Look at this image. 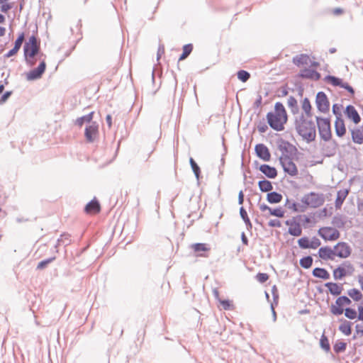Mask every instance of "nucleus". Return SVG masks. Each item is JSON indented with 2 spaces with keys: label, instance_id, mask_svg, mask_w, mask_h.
Instances as JSON below:
<instances>
[{
  "label": "nucleus",
  "instance_id": "c85d7f7f",
  "mask_svg": "<svg viewBox=\"0 0 363 363\" xmlns=\"http://www.w3.org/2000/svg\"><path fill=\"white\" fill-rule=\"evenodd\" d=\"M352 140L357 144L363 143V130L361 129H356L352 131Z\"/></svg>",
  "mask_w": 363,
  "mask_h": 363
},
{
  "label": "nucleus",
  "instance_id": "473e14b6",
  "mask_svg": "<svg viewBox=\"0 0 363 363\" xmlns=\"http://www.w3.org/2000/svg\"><path fill=\"white\" fill-rule=\"evenodd\" d=\"M346 347H347V343L342 340H337L333 345L334 352L336 353L345 352L346 350Z\"/></svg>",
  "mask_w": 363,
  "mask_h": 363
},
{
  "label": "nucleus",
  "instance_id": "5701e85b",
  "mask_svg": "<svg viewBox=\"0 0 363 363\" xmlns=\"http://www.w3.org/2000/svg\"><path fill=\"white\" fill-rule=\"evenodd\" d=\"M259 170L267 177L274 179L277 176V169L268 164H262L259 167Z\"/></svg>",
  "mask_w": 363,
  "mask_h": 363
},
{
  "label": "nucleus",
  "instance_id": "20e7f679",
  "mask_svg": "<svg viewBox=\"0 0 363 363\" xmlns=\"http://www.w3.org/2000/svg\"><path fill=\"white\" fill-rule=\"evenodd\" d=\"M318 234L325 240L333 242L340 238V233L338 230L330 226L320 228Z\"/></svg>",
  "mask_w": 363,
  "mask_h": 363
},
{
  "label": "nucleus",
  "instance_id": "0eeeda50",
  "mask_svg": "<svg viewBox=\"0 0 363 363\" xmlns=\"http://www.w3.org/2000/svg\"><path fill=\"white\" fill-rule=\"evenodd\" d=\"M350 303L351 301L349 298L345 296H340L336 299L335 304L331 306L330 311L333 315H341L345 311L344 308Z\"/></svg>",
  "mask_w": 363,
  "mask_h": 363
},
{
  "label": "nucleus",
  "instance_id": "69168bd1",
  "mask_svg": "<svg viewBox=\"0 0 363 363\" xmlns=\"http://www.w3.org/2000/svg\"><path fill=\"white\" fill-rule=\"evenodd\" d=\"M5 21V17L0 13V23H3Z\"/></svg>",
  "mask_w": 363,
  "mask_h": 363
},
{
  "label": "nucleus",
  "instance_id": "680f3d73",
  "mask_svg": "<svg viewBox=\"0 0 363 363\" xmlns=\"http://www.w3.org/2000/svg\"><path fill=\"white\" fill-rule=\"evenodd\" d=\"M6 33V28L0 26V37L4 36Z\"/></svg>",
  "mask_w": 363,
  "mask_h": 363
},
{
  "label": "nucleus",
  "instance_id": "603ef678",
  "mask_svg": "<svg viewBox=\"0 0 363 363\" xmlns=\"http://www.w3.org/2000/svg\"><path fill=\"white\" fill-rule=\"evenodd\" d=\"M342 87L347 89L352 94H354V89L347 83H344Z\"/></svg>",
  "mask_w": 363,
  "mask_h": 363
},
{
  "label": "nucleus",
  "instance_id": "c03bdc74",
  "mask_svg": "<svg viewBox=\"0 0 363 363\" xmlns=\"http://www.w3.org/2000/svg\"><path fill=\"white\" fill-rule=\"evenodd\" d=\"M24 38H25V35L23 33H21L18 35V37L17 38V39L15 41V45H14V48L16 49H17L18 50H20L21 45H22V43L24 40Z\"/></svg>",
  "mask_w": 363,
  "mask_h": 363
},
{
  "label": "nucleus",
  "instance_id": "f257e3e1",
  "mask_svg": "<svg viewBox=\"0 0 363 363\" xmlns=\"http://www.w3.org/2000/svg\"><path fill=\"white\" fill-rule=\"evenodd\" d=\"M269 126L274 130L282 131L288 121V114L284 106L281 102L274 104V109L267 114Z\"/></svg>",
  "mask_w": 363,
  "mask_h": 363
},
{
  "label": "nucleus",
  "instance_id": "393cba45",
  "mask_svg": "<svg viewBox=\"0 0 363 363\" xmlns=\"http://www.w3.org/2000/svg\"><path fill=\"white\" fill-rule=\"evenodd\" d=\"M335 132L338 136L342 137L345 134L346 128L344 121L342 118L339 117L337 118L335 123Z\"/></svg>",
  "mask_w": 363,
  "mask_h": 363
},
{
  "label": "nucleus",
  "instance_id": "f8f14e48",
  "mask_svg": "<svg viewBox=\"0 0 363 363\" xmlns=\"http://www.w3.org/2000/svg\"><path fill=\"white\" fill-rule=\"evenodd\" d=\"M190 248L198 257H208L211 250L210 245L207 243H194Z\"/></svg>",
  "mask_w": 363,
  "mask_h": 363
},
{
  "label": "nucleus",
  "instance_id": "c9c22d12",
  "mask_svg": "<svg viewBox=\"0 0 363 363\" xmlns=\"http://www.w3.org/2000/svg\"><path fill=\"white\" fill-rule=\"evenodd\" d=\"M192 50H193V46L191 44H187V45H184L183 52L181 55V56L179 57V60L181 61V60H184V59H186L190 55Z\"/></svg>",
  "mask_w": 363,
  "mask_h": 363
},
{
  "label": "nucleus",
  "instance_id": "c756f323",
  "mask_svg": "<svg viewBox=\"0 0 363 363\" xmlns=\"http://www.w3.org/2000/svg\"><path fill=\"white\" fill-rule=\"evenodd\" d=\"M94 116V112H91L88 115L84 116L82 117L78 118L75 123L79 125V127H82L84 123H90L91 120L93 119Z\"/></svg>",
  "mask_w": 363,
  "mask_h": 363
},
{
  "label": "nucleus",
  "instance_id": "3c124183",
  "mask_svg": "<svg viewBox=\"0 0 363 363\" xmlns=\"http://www.w3.org/2000/svg\"><path fill=\"white\" fill-rule=\"evenodd\" d=\"M18 52V50L17 49H16V48L13 47V48H12L10 51H9V52L5 55V57H11V56L15 55Z\"/></svg>",
  "mask_w": 363,
  "mask_h": 363
},
{
  "label": "nucleus",
  "instance_id": "bb28decb",
  "mask_svg": "<svg viewBox=\"0 0 363 363\" xmlns=\"http://www.w3.org/2000/svg\"><path fill=\"white\" fill-rule=\"evenodd\" d=\"M313 275L325 280L330 278L329 272L323 268H315L313 271Z\"/></svg>",
  "mask_w": 363,
  "mask_h": 363
},
{
  "label": "nucleus",
  "instance_id": "412c9836",
  "mask_svg": "<svg viewBox=\"0 0 363 363\" xmlns=\"http://www.w3.org/2000/svg\"><path fill=\"white\" fill-rule=\"evenodd\" d=\"M352 323L345 319L340 320L338 330L345 335L349 336L352 333Z\"/></svg>",
  "mask_w": 363,
  "mask_h": 363
},
{
  "label": "nucleus",
  "instance_id": "774afa93",
  "mask_svg": "<svg viewBox=\"0 0 363 363\" xmlns=\"http://www.w3.org/2000/svg\"><path fill=\"white\" fill-rule=\"evenodd\" d=\"M4 89V84H1L0 85V94H1L3 92Z\"/></svg>",
  "mask_w": 363,
  "mask_h": 363
},
{
  "label": "nucleus",
  "instance_id": "cd10ccee",
  "mask_svg": "<svg viewBox=\"0 0 363 363\" xmlns=\"http://www.w3.org/2000/svg\"><path fill=\"white\" fill-rule=\"evenodd\" d=\"M267 199L271 203H277L281 201L282 195L275 191L271 192L267 194Z\"/></svg>",
  "mask_w": 363,
  "mask_h": 363
},
{
  "label": "nucleus",
  "instance_id": "052dcab7",
  "mask_svg": "<svg viewBox=\"0 0 363 363\" xmlns=\"http://www.w3.org/2000/svg\"><path fill=\"white\" fill-rule=\"evenodd\" d=\"M106 121H107V123H108V126H109V127H111V125H112L111 116L110 115H108V116H106Z\"/></svg>",
  "mask_w": 363,
  "mask_h": 363
},
{
  "label": "nucleus",
  "instance_id": "1a4fd4ad",
  "mask_svg": "<svg viewBox=\"0 0 363 363\" xmlns=\"http://www.w3.org/2000/svg\"><path fill=\"white\" fill-rule=\"evenodd\" d=\"M281 166L285 172L291 176H296L298 174V169L292 159L285 155L280 157Z\"/></svg>",
  "mask_w": 363,
  "mask_h": 363
},
{
  "label": "nucleus",
  "instance_id": "7ed1b4c3",
  "mask_svg": "<svg viewBox=\"0 0 363 363\" xmlns=\"http://www.w3.org/2000/svg\"><path fill=\"white\" fill-rule=\"evenodd\" d=\"M23 50L26 62L30 65H33L35 63L34 57L40 50V42L35 36L32 35L29 38L28 40L26 42L24 45Z\"/></svg>",
  "mask_w": 363,
  "mask_h": 363
},
{
  "label": "nucleus",
  "instance_id": "e2e57ef3",
  "mask_svg": "<svg viewBox=\"0 0 363 363\" xmlns=\"http://www.w3.org/2000/svg\"><path fill=\"white\" fill-rule=\"evenodd\" d=\"M296 100L293 97H291L289 99V104L291 105V106H293L294 103H296Z\"/></svg>",
  "mask_w": 363,
  "mask_h": 363
},
{
  "label": "nucleus",
  "instance_id": "72a5a7b5",
  "mask_svg": "<svg viewBox=\"0 0 363 363\" xmlns=\"http://www.w3.org/2000/svg\"><path fill=\"white\" fill-rule=\"evenodd\" d=\"M302 109L306 113V118H311V105L308 99H304V100L302 102Z\"/></svg>",
  "mask_w": 363,
  "mask_h": 363
},
{
  "label": "nucleus",
  "instance_id": "a19ab883",
  "mask_svg": "<svg viewBox=\"0 0 363 363\" xmlns=\"http://www.w3.org/2000/svg\"><path fill=\"white\" fill-rule=\"evenodd\" d=\"M250 77V74L245 70H240L238 72V78L242 82H247L249 79Z\"/></svg>",
  "mask_w": 363,
  "mask_h": 363
},
{
  "label": "nucleus",
  "instance_id": "bf43d9fd",
  "mask_svg": "<svg viewBox=\"0 0 363 363\" xmlns=\"http://www.w3.org/2000/svg\"><path fill=\"white\" fill-rule=\"evenodd\" d=\"M358 283L360 286L361 289L363 291V275H359L358 277Z\"/></svg>",
  "mask_w": 363,
  "mask_h": 363
},
{
  "label": "nucleus",
  "instance_id": "37998d69",
  "mask_svg": "<svg viewBox=\"0 0 363 363\" xmlns=\"http://www.w3.org/2000/svg\"><path fill=\"white\" fill-rule=\"evenodd\" d=\"M328 81L334 86H339L340 87L342 86L343 82L341 79H339L337 77L330 76L328 77Z\"/></svg>",
  "mask_w": 363,
  "mask_h": 363
},
{
  "label": "nucleus",
  "instance_id": "2f4dec72",
  "mask_svg": "<svg viewBox=\"0 0 363 363\" xmlns=\"http://www.w3.org/2000/svg\"><path fill=\"white\" fill-rule=\"evenodd\" d=\"M348 295L355 301L362 300L363 295L362 292L357 289H352L348 291Z\"/></svg>",
  "mask_w": 363,
  "mask_h": 363
},
{
  "label": "nucleus",
  "instance_id": "b1692460",
  "mask_svg": "<svg viewBox=\"0 0 363 363\" xmlns=\"http://www.w3.org/2000/svg\"><path fill=\"white\" fill-rule=\"evenodd\" d=\"M325 286L328 289L330 293L334 296L340 295L343 290L342 285L333 282H328L325 284Z\"/></svg>",
  "mask_w": 363,
  "mask_h": 363
},
{
  "label": "nucleus",
  "instance_id": "e433bc0d",
  "mask_svg": "<svg viewBox=\"0 0 363 363\" xmlns=\"http://www.w3.org/2000/svg\"><path fill=\"white\" fill-rule=\"evenodd\" d=\"M313 259L311 256L303 257L300 259V265L305 268L308 269L312 266Z\"/></svg>",
  "mask_w": 363,
  "mask_h": 363
},
{
  "label": "nucleus",
  "instance_id": "423d86ee",
  "mask_svg": "<svg viewBox=\"0 0 363 363\" xmlns=\"http://www.w3.org/2000/svg\"><path fill=\"white\" fill-rule=\"evenodd\" d=\"M317 123L320 137L324 140H330L332 135L330 120L328 118H317Z\"/></svg>",
  "mask_w": 363,
  "mask_h": 363
},
{
  "label": "nucleus",
  "instance_id": "79ce46f5",
  "mask_svg": "<svg viewBox=\"0 0 363 363\" xmlns=\"http://www.w3.org/2000/svg\"><path fill=\"white\" fill-rule=\"evenodd\" d=\"M345 315L350 319H355L357 318V312L354 309L347 308L345 309Z\"/></svg>",
  "mask_w": 363,
  "mask_h": 363
},
{
  "label": "nucleus",
  "instance_id": "49530a36",
  "mask_svg": "<svg viewBox=\"0 0 363 363\" xmlns=\"http://www.w3.org/2000/svg\"><path fill=\"white\" fill-rule=\"evenodd\" d=\"M0 4H2L1 11L4 13H6L12 7L11 4L7 2V0H0Z\"/></svg>",
  "mask_w": 363,
  "mask_h": 363
},
{
  "label": "nucleus",
  "instance_id": "de8ad7c7",
  "mask_svg": "<svg viewBox=\"0 0 363 363\" xmlns=\"http://www.w3.org/2000/svg\"><path fill=\"white\" fill-rule=\"evenodd\" d=\"M189 162L194 174L197 177H199L200 173V169L199 166L197 165V164L196 163L193 158H190Z\"/></svg>",
  "mask_w": 363,
  "mask_h": 363
},
{
  "label": "nucleus",
  "instance_id": "2eb2a0df",
  "mask_svg": "<svg viewBox=\"0 0 363 363\" xmlns=\"http://www.w3.org/2000/svg\"><path fill=\"white\" fill-rule=\"evenodd\" d=\"M317 108L321 112L325 113L329 110L330 104L326 95L323 92H319L316 96Z\"/></svg>",
  "mask_w": 363,
  "mask_h": 363
},
{
  "label": "nucleus",
  "instance_id": "0e129e2a",
  "mask_svg": "<svg viewBox=\"0 0 363 363\" xmlns=\"http://www.w3.org/2000/svg\"><path fill=\"white\" fill-rule=\"evenodd\" d=\"M334 13L335 14H340L342 13V11L340 9H336L335 11H334Z\"/></svg>",
  "mask_w": 363,
  "mask_h": 363
},
{
  "label": "nucleus",
  "instance_id": "58836bf2",
  "mask_svg": "<svg viewBox=\"0 0 363 363\" xmlns=\"http://www.w3.org/2000/svg\"><path fill=\"white\" fill-rule=\"evenodd\" d=\"M219 303L221 305L223 309L228 311L233 309V303L230 300H221Z\"/></svg>",
  "mask_w": 363,
  "mask_h": 363
},
{
  "label": "nucleus",
  "instance_id": "9b49d317",
  "mask_svg": "<svg viewBox=\"0 0 363 363\" xmlns=\"http://www.w3.org/2000/svg\"><path fill=\"white\" fill-rule=\"evenodd\" d=\"M294 62L297 66L309 65L311 67H317L319 63L313 61L309 55L306 54H301L294 58Z\"/></svg>",
  "mask_w": 363,
  "mask_h": 363
},
{
  "label": "nucleus",
  "instance_id": "a878e982",
  "mask_svg": "<svg viewBox=\"0 0 363 363\" xmlns=\"http://www.w3.org/2000/svg\"><path fill=\"white\" fill-rule=\"evenodd\" d=\"M349 191L347 189L340 190L337 194V199L335 200V207L337 208H340L342 204L343 203L345 199H346Z\"/></svg>",
  "mask_w": 363,
  "mask_h": 363
},
{
  "label": "nucleus",
  "instance_id": "f704fd0d",
  "mask_svg": "<svg viewBox=\"0 0 363 363\" xmlns=\"http://www.w3.org/2000/svg\"><path fill=\"white\" fill-rule=\"evenodd\" d=\"M320 345L323 350H324L325 352H329L330 350V346L329 343V340L326 335L324 334L322 335L320 340Z\"/></svg>",
  "mask_w": 363,
  "mask_h": 363
},
{
  "label": "nucleus",
  "instance_id": "09e8293b",
  "mask_svg": "<svg viewBox=\"0 0 363 363\" xmlns=\"http://www.w3.org/2000/svg\"><path fill=\"white\" fill-rule=\"evenodd\" d=\"M268 225L270 227L280 228L281 226V223L279 220L274 219V220H269L268 223Z\"/></svg>",
  "mask_w": 363,
  "mask_h": 363
},
{
  "label": "nucleus",
  "instance_id": "6e6552de",
  "mask_svg": "<svg viewBox=\"0 0 363 363\" xmlns=\"http://www.w3.org/2000/svg\"><path fill=\"white\" fill-rule=\"evenodd\" d=\"M259 208L264 217L274 216L278 218H283L285 213L284 209L281 207L272 208L264 203L259 204Z\"/></svg>",
  "mask_w": 363,
  "mask_h": 363
},
{
  "label": "nucleus",
  "instance_id": "dca6fc26",
  "mask_svg": "<svg viewBox=\"0 0 363 363\" xmlns=\"http://www.w3.org/2000/svg\"><path fill=\"white\" fill-rule=\"evenodd\" d=\"M99 134V126L95 123L87 126L85 129V137L88 142H93L98 136Z\"/></svg>",
  "mask_w": 363,
  "mask_h": 363
},
{
  "label": "nucleus",
  "instance_id": "5fc2aeb1",
  "mask_svg": "<svg viewBox=\"0 0 363 363\" xmlns=\"http://www.w3.org/2000/svg\"><path fill=\"white\" fill-rule=\"evenodd\" d=\"M11 92L10 91H6V93L4 94V95L1 96V102H5L8 98L11 96Z\"/></svg>",
  "mask_w": 363,
  "mask_h": 363
},
{
  "label": "nucleus",
  "instance_id": "4468645a",
  "mask_svg": "<svg viewBox=\"0 0 363 363\" xmlns=\"http://www.w3.org/2000/svg\"><path fill=\"white\" fill-rule=\"evenodd\" d=\"M285 224L289 227L288 232L290 235L298 237L302 234L301 225L295 218L286 220Z\"/></svg>",
  "mask_w": 363,
  "mask_h": 363
},
{
  "label": "nucleus",
  "instance_id": "338daca9",
  "mask_svg": "<svg viewBox=\"0 0 363 363\" xmlns=\"http://www.w3.org/2000/svg\"><path fill=\"white\" fill-rule=\"evenodd\" d=\"M240 214L241 216L244 218V216L246 215V212L245 211V210L243 209V208H241L240 209Z\"/></svg>",
  "mask_w": 363,
  "mask_h": 363
},
{
  "label": "nucleus",
  "instance_id": "aec40b11",
  "mask_svg": "<svg viewBox=\"0 0 363 363\" xmlns=\"http://www.w3.org/2000/svg\"><path fill=\"white\" fill-rule=\"evenodd\" d=\"M311 67L308 69H303L300 72V76L302 78L309 79L312 80H318L320 78V74L315 69Z\"/></svg>",
  "mask_w": 363,
  "mask_h": 363
},
{
  "label": "nucleus",
  "instance_id": "39448f33",
  "mask_svg": "<svg viewBox=\"0 0 363 363\" xmlns=\"http://www.w3.org/2000/svg\"><path fill=\"white\" fill-rule=\"evenodd\" d=\"M354 272L353 265L348 262H344L333 270V277L335 279H341L346 276H350Z\"/></svg>",
  "mask_w": 363,
  "mask_h": 363
},
{
  "label": "nucleus",
  "instance_id": "f03ea898",
  "mask_svg": "<svg viewBox=\"0 0 363 363\" xmlns=\"http://www.w3.org/2000/svg\"><path fill=\"white\" fill-rule=\"evenodd\" d=\"M311 118L301 115L296 121V128L298 134L307 141H313L315 138L316 131Z\"/></svg>",
  "mask_w": 363,
  "mask_h": 363
},
{
  "label": "nucleus",
  "instance_id": "4be33fe9",
  "mask_svg": "<svg viewBox=\"0 0 363 363\" xmlns=\"http://www.w3.org/2000/svg\"><path fill=\"white\" fill-rule=\"evenodd\" d=\"M345 113L355 124L360 122V116L353 106L350 105L347 106Z\"/></svg>",
  "mask_w": 363,
  "mask_h": 363
},
{
  "label": "nucleus",
  "instance_id": "4d7b16f0",
  "mask_svg": "<svg viewBox=\"0 0 363 363\" xmlns=\"http://www.w3.org/2000/svg\"><path fill=\"white\" fill-rule=\"evenodd\" d=\"M356 331L357 334H360L361 335H363V326L357 325H356Z\"/></svg>",
  "mask_w": 363,
  "mask_h": 363
},
{
  "label": "nucleus",
  "instance_id": "6ab92c4d",
  "mask_svg": "<svg viewBox=\"0 0 363 363\" xmlns=\"http://www.w3.org/2000/svg\"><path fill=\"white\" fill-rule=\"evenodd\" d=\"M318 256L320 259L324 260H334L335 258L334 248L330 247H323L318 250Z\"/></svg>",
  "mask_w": 363,
  "mask_h": 363
},
{
  "label": "nucleus",
  "instance_id": "864d4df0",
  "mask_svg": "<svg viewBox=\"0 0 363 363\" xmlns=\"http://www.w3.org/2000/svg\"><path fill=\"white\" fill-rule=\"evenodd\" d=\"M213 294L214 295V297L218 301L220 302V301H221L222 299L220 298V294H219V291L217 289H214L213 290Z\"/></svg>",
  "mask_w": 363,
  "mask_h": 363
},
{
  "label": "nucleus",
  "instance_id": "a211bd4d",
  "mask_svg": "<svg viewBox=\"0 0 363 363\" xmlns=\"http://www.w3.org/2000/svg\"><path fill=\"white\" fill-rule=\"evenodd\" d=\"M255 152L257 156L264 161H269L271 158L269 150L264 144L257 145L255 146Z\"/></svg>",
  "mask_w": 363,
  "mask_h": 363
},
{
  "label": "nucleus",
  "instance_id": "4c0bfd02",
  "mask_svg": "<svg viewBox=\"0 0 363 363\" xmlns=\"http://www.w3.org/2000/svg\"><path fill=\"white\" fill-rule=\"evenodd\" d=\"M309 240L308 237H302L298 240V246L301 249H308L309 248Z\"/></svg>",
  "mask_w": 363,
  "mask_h": 363
},
{
  "label": "nucleus",
  "instance_id": "9d476101",
  "mask_svg": "<svg viewBox=\"0 0 363 363\" xmlns=\"http://www.w3.org/2000/svg\"><path fill=\"white\" fill-rule=\"evenodd\" d=\"M335 256L340 258H347L351 254L350 245L345 242H340L334 246Z\"/></svg>",
  "mask_w": 363,
  "mask_h": 363
},
{
  "label": "nucleus",
  "instance_id": "ea45409f",
  "mask_svg": "<svg viewBox=\"0 0 363 363\" xmlns=\"http://www.w3.org/2000/svg\"><path fill=\"white\" fill-rule=\"evenodd\" d=\"M321 245L320 240L315 237L312 238L309 240V248L308 249H317Z\"/></svg>",
  "mask_w": 363,
  "mask_h": 363
},
{
  "label": "nucleus",
  "instance_id": "13d9d810",
  "mask_svg": "<svg viewBox=\"0 0 363 363\" xmlns=\"http://www.w3.org/2000/svg\"><path fill=\"white\" fill-rule=\"evenodd\" d=\"M358 311H359L358 318L361 320H363V307L359 306L358 308Z\"/></svg>",
  "mask_w": 363,
  "mask_h": 363
},
{
  "label": "nucleus",
  "instance_id": "7c9ffc66",
  "mask_svg": "<svg viewBox=\"0 0 363 363\" xmlns=\"http://www.w3.org/2000/svg\"><path fill=\"white\" fill-rule=\"evenodd\" d=\"M258 186L259 189L263 192H267L272 189V183L268 180L259 181Z\"/></svg>",
  "mask_w": 363,
  "mask_h": 363
},
{
  "label": "nucleus",
  "instance_id": "a18cd8bd",
  "mask_svg": "<svg viewBox=\"0 0 363 363\" xmlns=\"http://www.w3.org/2000/svg\"><path fill=\"white\" fill-rule=\"evenodd\" d=\"M269 278V276L267 274V273H258L257 275H256V279L259 282V283H264L266 282Z\"/></svg>",
  "mask_w": 363,
  "mask_h": 363
},
{
  "label": "nucleus",
  "instance_id": "8fccbe9b",
  "mask_svg": "<svg viewBox=\"0 0 363 363\" xmlns=\"http://www.w3.org/2000/svg\"><path fill=\"white\" fill-rule=\"evenodd\" d=\"M53 259H48L46 260H43L38 263L37 268L38 269H42L45 268L50 262L52 261Z\"/></svg>",
  "mask_w": 363,
  "mask_h": 363
},
{
  "label": "nucleus",
  "instance_id": "6e6d98bb",
  "mask_svg": "<svg viewBox=\"0 0 363 363\" xmlns=\"http://www.w3.org/2000/svg\"><path fill=\"white\" fill-rule=\"evenodd\" d=\"M244 201V194L242 191H240L238 195V202L239 204H242Z\"/></svg>",
  "mask_w": 363,
  "mask_h": 363
},
{
  "label": "nucleus",
  "instance_id": "f3484780",
  "mask_svg": "<svg viewBox=\"0 0 363 363\" xmlns=\"http://www.w3.org/2000/svg\"><path fill=\"white\" fill-rule=\"evenodd\" d=\"M84 211L86 214L89 215L98 214L101 211V206L99 201L96 199L91 200L86 205Z\"/></svg>",
  "mask_w": 363,
  "mask_h": 363
},
{
  "label": "nucleus",
  "instance_id": "ddd939ff",
  "mask_svg": "<svg viewBox=\"0 0 363 363\" xmlns=\"http://www.w3.org/2000/svg\"><path fill=\"white\" fill-rule=\"evenodd\" d=\"M46 69V63L43 60L38 67L26 73V79L28 81H33L42 77Z\"/></svg>",
  "mask_w": 363,
  "mask_h": 363
}]
</instances>
